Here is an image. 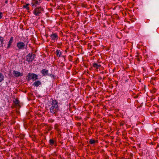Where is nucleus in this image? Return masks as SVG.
<instances>
[{"label":"nucleus","mask_w":159,"mask_h":159,"mask_svg":"<svg viewBox=\"0 0 159 159\" xmlns=\"http://www.w3.org/2000/svg\"><path fill=\"white\" fill-rule=\"evenodd\" d=\"M50 111L53 114H55L59 110L58 102L56 100H52L49 108Z\"/></svg>","instance_id":"obj_1"},{"label":"nucleus","mask_w":159,"mask_h":159,"mask_svg":"<svg viewBox=\"0 0 159 159\" xmlns=\"http://www.w3.org/2000/svg\"><path fill=\"white\" fill-rule=\"evenodd\" d=\"M43 11V8L41 7H39L34 9L33 11V14L36 16H39L42 12Z\"/></svg>","instance_id":"obj_2"},{"label":"nucleus","mask_w":159,"mask_h":159,"mask_svg":"<svg viewBox=\"0 0 159 159\" xmlns=\"http://www.w3.org/2000/svg\"><path fill=\"white\" fill-rule=\"evenodd\" d=\"M35 56L34 54L29 53L26 56V60L29 62H32Z\"/></svg>","instance_id":"obj_3"},{"label":"nucleus","mask_w":159,"mask_h":159,"mask_svg":"<svg viewBox=\"0 0 159 159\" xmlns=\"http://www.w3.org/2000/svg\"><path fill=\"white\" fill-rule=\"evenodd\" d=\"M28 79L29 80H32L33 81L36 80L38 79V75L33 73H29L28 74Z\"/></svg>","instance_id":"obj_4"},{"label":"nucleus","mask_w":159,"mask_h":159,"mask_svg":"<svg viewBox=\"0 0 159 159\" xmlns=\"http://www.w3.org/2000/svg\"><path fill=\"white\" fill-rule=\"evenodd\" d=\"M17 47L19 49H24L25 46L24 43L20 42L17 43Z\"/></svg>","instance_id":"obj_5"},{"label":"nucleus","mask_w":159,"mask_h":159,"mask_svg":"<svg viewBox=\"0 0 159 159\" xmlns=\"http://www.w3.org/2000/svg\"><path fill=\"white\" fill-rule=\"evenodd\" d=\"M40 2V0H33L32 1L31 4L32 6H37L39 5Z\"/></svg>","instance_id":"obj_6"},{"label":"nucleus","mask_w":159,"mask_h":159,"mask_svg":"<svg viewBox=\"0 0 159 159\" xmlns=\"http://www.w3.org/2000/svg\"><path fill=\"white\" fill-rule=\"evenodd\" d=\"M13 73L14 75L17 77H19L20 76L23 75V74L22 73H20L14 70Z\"/></svg>","instance_id":"obj_7"},{"label":"nucleus","mask_w":159,"mask_h":159,"mask_svg":"<svg viewBox=\"0 0 159 159\" xmlns=\"http://www.w3.org/2000/svg\"><path fill=\"white\" fill-rule=\"evenodd\" d=\"M51 38L52 40L54 41L57 39L58 36L56 34L54 33L51 35Z\"/></svg>","instance_id":"obj_8"},{"label":"nucleus","mask_w":159,"mask_h":159,"mask_svg":"<svg viewBox=\"0 0 159 159\" xmlns=\"http://www.w3.org/2000/svg\"><path fill=\"white\" fill-rule=\"evenodd\" d=\"M48 70H46V69H43L41 70V73L43 75H50V74H48Z\"/></svg>","instance_id":"obj_9"},{"label":"nucleus","mask_w":159,"mask_h":159,"mask_svg":"<svg viewBox=\"0 0 159 159\" xmlns=\"http://www.w3.org/2000/svg\"><path fill=\"white\" fill-rule=\"evenodd\" d=\"M41 84V82L40 81L38 80L35 81L33 84V85L35 87H38Z\"/></svg>","instance_id":"obj_10"},{"label":"nucleus","mask_w":159,"mask_h":159,"mask_svg":"<svg viewBox=\"0 0 159 159\" xmlns=\"http://www.w3.org/2000/svg\"><path fill=\"white\" fill-rule=\"evenodd\" d=\"M13 37H11L10 39V40L8 42V46L7 47V48H10V46L11 45L12 43L13 42Z\"/></svg>","instance_id":"obj_11"},{"label":"nucleus","mask_w":159,"mask_h":159,"mask_svg":"<svg viewBox=\"0 0 159 159\" xmlns=\"http://www.w3.org/2000/svg\"><path fill=\"white\" fill-rule=\"evenodd\" d=\"M93 66L94 67L97 69H98L99 67L101 66V65L98 64L94 63L93 64Z\"/></svg>","instance_id":"obj_12"},{"label":"nucleus","mask_w":159,"mask_h":159,"mask_svg":"<svg viewBox=\"0 0 159 159\" xmlns=\"http://www.w3.org/2000/svg\"><path fill=\"white\" fill-rule=\"evenodd\" d=\"M56 54L57 57H60L61 54V53L60 50L56 51Z\"/></svg>","instance_id":"obj_13"},{"label":"nucleus","mask_w":159,"mask_h":159,"mask_svg":"<svg viewBox=\"0 0 159 159\" xmlns=\"http://www.w3.org/2000/svg\"><path fill=\"white\" fill-rule=\"evenodd\" d=\"M4 80V76L1 73H0V82Z\"/></svg>","instance_id":"obj_14"},{"label":"nucleus","mask_w":159,"mask_h":159,"mask_svg":"<svg viewBox=\"0 0 159 159\" xmlns=\"http://www.w3.org/2000/svg\"><path fill=\"white\" fill-rule=\"evenodd\" d=\"M0 41H1V44L3 43V38L2 37L0 36Z\"/></svg>","instance_id":"obj_15"},{"label":"nucleus","mask_w":159,"mask_h":159,"mask_svg":"<svg viewBox=\"0 0 159 159\" xmlns=\"http://www.w3.org/2000/svg\"><path fill=\"white\" fill-rule=\"evenodd\" d=\"M89 142L90 144H93L95 143V141L93 139H90Z\"/></svg>","instance_id":"obj_16"},{"label":"nucleus","mask_w":159,"mask_h":159,"mask_svg":"<svg viewBox=\"0 0 159 159\" xmlns=\"http://www.w3.org/2000/svg\"><path fill=\"white\" fill-rule=\"evenodd\" d=\"M29 5V4H26V5L23 6V7L24 8H26L27 9L29 10V7H28Z\"/></svg>","instance_id":"obj_17"},{"label":"nucleus","mask_w":159,"mask_h":159,"mask_svg":"<svg viewBox=\"0 0 159 159\" xmlns=\"http://www.w3.org/2000/svg\"><path fill=\"white\" fill-rule=\"evenodd\" d=\"M49 142L51 144L53 145L54 143V141L52 139H50L49 140Z\"/></svg>","instance_id":"obj_18"},{"label":"nucleus","mask_w":159,"mask_h":159,"mask_svg":"<svg viewBox=\"0 0 159 159\" xmlns=\"http://www.w3.org/2000/svg\"><path fill=\"white\" fill-rule=\"evenodd\" d=\"M2 13L0 12V19L2 18Z\"/></svg>","instance_id":"obj_19"},{"label":"nucleus","mask_w":159,"mask_h":159,"mask_svg":"<svg viewBox=\"0 0 159 159\" xmlns=\"http://www.w3.org/2000/svg\"><path fill=\"white\" fill-rule=\"evenodd\" d=\"M5 3H8V1L7 0H6V1H5Z\"/></svg>","instance_id":"obj_20"}]
</instances>
